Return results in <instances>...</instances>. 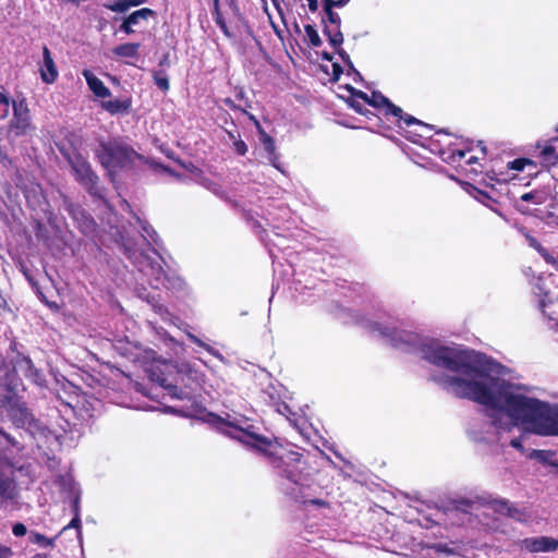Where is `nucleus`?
Wrapping results in <instances>:
<instances>
[{"mask_svg": "<svg viewBox=\"0 0 558 558\" xmlns=\"http://www.w3.org/2000/svg\"><path fill=\"white\" fill-rule=\"evenodd\" d=\"M187 336H189V338H190L194 343H196V344H198V345L203 347V348H204V349H206L209 353H211V354H216L211 347H209V345L205 344L204 342H202V341H201L197 337H195L194 335L189 333Z\"/></svg>", "mask_w": 558, "mask_h": 558, "instance_id": "nucleus-33", "label": "nucleus"}, {"mask_svg": "<svg viewBox=\"0 0 558 558\" xmlns=\"http://www.w3.org/2000/svg\"><path fill=\"white\" fill-rule=\"evenodd\" d=\"M136 157L135 153L118 143H108L101 146L99 159L110 175L117 169L124 168Z\"/></svg>", "mask_w": 558, "mask_h": 558, "instance_id": "nucleus-3", "label": "nucleus"}, {"mask_svg": "<svg viewBox=\"0 0 558 558\" xmlns=\"http://www.w3.org/2000/svg\"><path fill=\"white\" fill-rule=\"evenodd\" d=\"M3 484H4V482H3V480L0 477V493L3 490Z\"/></svg>", "mask_w": 558, "mask_h": 558, "instance_id": "nucleus-45", "label": "nucleus"}, {"mask_svg": "<svg viewBox=\"0 0 558 558\" xmlns=\"http://www.w3.org/2000/svg\"><path fill=\"white\" fill-rule=\"evenodd\" d=\"M337 7H343L349 0H331Z\"/></svg>", "mask_w": 558, "mask_h": 558, "instance_id": "nucleus-41", "label": "nucleus"}, {"mask_svg": "<svg viewBox=\"0 0 558 558\" xmlns=\"http://www.w3.org/2000/svg\"><path fill=\"white\" fill-rule=\"evenodd\" d=\"M548 264L553 265L558 270V260L554 257V262H547Z\"/></svg>", "mask_w": 558, "mask_h": 558, "instance_id": "nucleus-42", "label": "nucleus"}, {"mask_svg": "<svg viewBox=\"0 0 558 558\" xmlns=\"http://www.w3.org/2000/svg\"><path fill=\"white\" fill-rule=\"evenodd\" d=\"M521 232L522 234L524 235L526 242L529 243V245L531 247H533L534 250H536L541 255L542 257L546 260V262H554V256H551L539 243L538 241L532 236L531 234H529L525 230L521 229Z\"/></svg>", "mask_w": 558, "mask_h": 558, "instance_id": "nucleus-17", "label": "nucleus"}, {"mask_svg": "<svg viewBox=\"0 0 558 558\" xmlns=\"http://www.w3.org/2000/svg\"><path fill=\"white\" fill-rule=\"evenodd\" d=\"M307 5L311 12H316L318 10V0H306Z\"/></svg>", "mask_w": 558, "mask_h": 558, "instance_id": "nucleus-38", "label": "nucleus"}, {"mask_svg": "<svg viewBox=\"0 0 558 558\" xmlns=\"http://www.w3.org/2000/svg\"><path fill=\"white\" fill-rule=\"evenodd\" d=\"M120 29L125 32L126 34H132L134 31L132 28V25L129 24V22L126 21V19L123 21V23L121 24L120 26Z\"/></svg>", "mask_w": 558, "mask_h": 558, "instance_id": "nucleus-37", "label": "nucleus"}, {"mask_svg": "<svg viewBox=\"0 0 558 558\" xmlns=\"http://www.w3.org/2000/svg\"><path fill=\"white\" fill-rule=\"evenodd\" d=\"M123 246L125 247V250L128 252H132V247H131V245L128 242H123Z\"/></svg>", "mask_w": 558, "mask_h": 558, "instance_id": "nucleus-43", "label": "nucleus"}, {"mask_svg": "<svg viewBox=\"0 0 558 558\" xmlns=\"http://www.w3.org/2000/svg\"><path fill=\"white\" fill-rule=\"evenodd\" d=\"M305 33H306V36L308 38V41L312 44V46L314 47H318L320 45V38H319V35L318 33L314 29L313 26L311 25H307L305 26Z\"/></svg>", "mask_w": 558, "mask_h": 558, "instance_id": "nucleus-24", "label": "nucleus"}, {"mask_svg": "<svg viewBox=\"0 0 558 558\" xmlns=\"http://www.w3.org/2000/svg\"><path fill=\"white\" fill-rule=\"evenodd\" d=\"M29 539L34 544H38L43 547H51L53 545V541L47 538L45 535L32 532L29 535Z\"/></svg>", "mask_w": 558, "mask_h": 558, "instance_id": "nucleus-22", "label": "nucleus"}, {"mask_svg": "<svg viewBox=\"0 0 558 558\" xmlns=\"http://www.w3.org/2000/svg\"><path fill=\"white\" fill-rule=\"evenodd\" d=\"M554 457H555V453L551 452V451H548V450H532L530 453H529V458L530 459H533V460H536L538 462H542V463H548V464H551V465H558L555 461H554Z\"/></svg>", "mask_w": 558, "mask_h": 558, "instance_id": "nucleus-18", "label": "nucleus"}, {"mask_svg": "<svg viewBox=\"0 0 558 558\" xmlns=\"http://www.w3.org/2000/svg\"><path fill=\"white\" fill-rule=\"evenodd\" d=\"M137 221L141 223L142 230L144 234H142L143 238H145V234L147 238H149L153 242L156 243V239L154 238L155 231L146 223L137 219Z\"/></svg>", "mask_w": 558, "mask_h": 558, "instance_id": "nucleus-29", "label": "nucleus"}, {"mask_svg": "<svg viewBox=\"0 0 558 558\" xmlns=\"http://www.w3.org/2000/svg\"><path fill=\"white\" fill-rule=\"evenodd\" d=\"M0 407L16 426L23 427L29 421L27 409L20 401L17 393L8 386H0Z\"/></svg>", "mask_w": 558, "mask_h": 558, "instance_id": "nucleus-4", "label": "nucleus"}, {"mask_svg": "<svg viewBox=\"0 0 558 558\" xmlns=\"http://www.w3.org/2000/svg\"><path fill=\"white\" fill-rule=\"evenodd\" d=\"M233 145L239 155H245L247 147L243 141H235Z\"/></svg>", "mask_w": 558, "mask_h": 558, "instance_id": "nucleus-34", "label": "nucleus"}, {"mask_svg": "<svg viewBox=\"0 0 558 558\" xmlns=\"http://www.w3.org/2000/svg\"><path fill=\"white\" fill-rule=\"evenodd\" d=\"M0 434H2L3 436H5L9 439V436L5 435V433L1 428H0Z\"/></svg>", "mask_w": 558, "mask_h": 558, "instance_id": "nucleus-46", "label": "nucleus"}, {"mask_svg": "<svg viewBox=\"0 0 558 558\" xmlns=\"http://www.w3.org/2000/svg\"><path fill=\"white\" fill-rule=\"evenodd\" d=\"M260 1H262V2H264V3L266 2V0H260ZM271 1H272V3H274L276 7H278V5H279V0H271Z\"/></svg>", "mask_w": 558, "mask_h": 558, "instance_id": "nucleus-44", "label": "nucleus"}, {"mask_svg": "<svg viewBox=\"0 0 558 558\" xmlns=\"http://www.w3.org/2000/svg\"><path fill=\"white\" fill-rule=\"evenodd\" d=\"M541 154L548 161L555 162L558 160V156L556 155L555 148L553 146L548 145L543 147Z\"/></svg>", "mask_w": 558, "mask_h": 558, "instance_id": "nucleus-26", "label": "nucleus"}, {"mask_svg": "<svg viewBox=\"0 0 558 558\" xmlns=\"http://www.w3.org/2000/svg\"><path fill=\"white\" fill-rule=\"evenodd\" d=\"M209 416V422L219 430L270 458L275 466L281 469L288 480L299 483L301 480L299 473L301 456L298 452L288 450L276 440L259 435L243 416L230 414H227L226 417L214 414Z\"/></svg>", "mask_w": 558, "mask_h": 558, "instance_id": "nucleus-2", "label": "nucleus"}, {"mask_svg": "<svg viewBox=\"0 0 558 558\" xmlns=\"http://www.w3.org/2000/svg\"><path fill=\"white\" fill-rule=\"evenodd\" d=\"M146 1L147 0H116L111 3H106L105 7L113 12H125L132 7H137Z\"/></svg>", "mask_w": 558, "mask_h": 558, "instance_id": "nucleus-14", "label": "nucleus"}, {"mask_svg": "<svg viewBox=\"0 0 558 558\" xmlns=\"http://www.w3.org/2000/svg\"><path fill=\"white\" fill-rule=\"evenodd\" d=\"M83 76L85 77L89 89L94 93V95L96 97H99V98L110 97V95H111L110 89L92 71L84 70Z\"/></svg>", "mask_w": 558, "mask_h": 558, "instance_id": "nucleus-11", "label": "nucleus"}, {"mask_svg": "<svg viewBox=\"0 0 558 558\" xmlns=\"http://www.w3.org/2000/svg\"><path fill=\"white\" fill-rule=\"evenodd\" d=\"M39 73L44 83L52 84L58 77V69L49 49L45 46L43 49V61L39 64Z\"/></svg>", "mask_w": 558, "mask_h": 558, "instance_id": "nucleus-10", "label": "nucleus"}, {"mask_svg": "<svg viewBox=\"0 0 558 558\" xmlns=\"http://www.w3.org/2000/svg\"><path fill=\"white\" fill-rule=\"evenodd\" d=\"M153 15H154L153 10H150L148 8H143L141 10H137V11L133 12L132 14H130L126 17V21L133 27L134 25H137L142 20L146 21L147 19H149Z\"/></svg>", "mask_w": 558, "mask_h": 558, "instance_id": "nucleus-19", "label": "nucleus"}, {"mask_svg": "<svg viewBox=\"0 0 558 558\" xmlns=\"http://www.w3.org/2000/svg\"><path fill=\"white\" fill-rule=\"evenodd\" d=\"M155 84L162 90H168L169 89V81L167 78V76L165 75H161V74H156L155 75Z\"/></svg>", "mask_w": 558, "mask_h": 558, "instance_id": "nucleus-28", "label": "nucleus"}, {"mask_svg": "<svg viewBox=\"0 0 558 558\" xmlns=\"http://www.w3.org/2000/svg\"><path fill=\"white\" fill-rule=\"evenodd\" d=\"M432 548L435 549L437 553H442L448 556L461 554L459 546L449 547L446 544H437V545H434Z\"/></svg>", "mask_w": 558, "mask_h": 558, "instance_id": "nucleus-23", "label": "nucleus"}, {"mask_svg": "<svg viewBox=\"0 0 558 558\" xmlns=\"http://www.w3.org/2000/svg\"><path fill=\"white\" fill-rule=\"evenodd\" d=\"M522 201L530 202L535 199V195L533 193H525L521 196Z\"/></svg>", "mask_w": 558, "mask_h": 558, "instance_id": "nucleus-39", "label": "nucleus"}, {"mask_svg": "<svg viewBox=\"0 0 558 558\" xmlns=\"http://www.w3.org/2000/svg\"><path fill=\"white\" fill-rule=\"evenodd\" d=\"M140 44L128 43L113 48L112 52L121 58H135L138 53Z\"/></svg>", "mask_w": 558, "mask_h": 558, "instance_id": "nucleus-15", "label": "nucleus"}, {"mask_svg": "<svg viewBox=\"0 0 558 558\" xmlns=\"http://www.w3.org/2000/svg\"><path fill=\"white\" fill-rule=\"evenodd\" d=\"M80 518L76 515L69 524L68 527H78L80 526Z\"/></svg>", "mask_w": 558, "mask_h": 558, "instance_id": "nucleus-40", "label": "nucleus"}, {"mask_svg": "<svg viewBox=\"0 0 558 558\" xmlns=\"http://www.w3.org/2000/svg\"><path fill=\"white\" fill-rule=\"evenodd\" d=\"M12 556V549L8 546L0 545V558H9Z\"/></svg>", "mask_w": 558, "mask_h": 558, "instance_id": "nucleus-36", "label": "nucleus"}, {"mask_svg": "<svg viewBox=\"0 0 558 558\" xmlns=\"http://www.w3.org/2000/svg\"><path fill=\"white\" fill-rule=\"evenodd\" d=\"M15 369L25 376L33 378L36 383L39 380V374L35 369L33 362L28 357H22L16 362Z\"/></svg>", "mask_w": 558, "mask_h": 558, "instance_id": "nucleus-13", "label": "nucleus"}, {"mask_svg": "<svg viewBox=\"0 0 558 558\" xmlns=\"http://www.w3.org/2000/svg\"><path fill=\"white\" fill-rule=\"evenodd\" d=\"M31 114L24 99L13 102V119L10 123V132L16 136L26 135L32 131Z\"/></svg>", "mask_w": 558, "mask_h": 558, "instance_id": "nucleus-6", "label": "nucleus"}, {"mask_svg": "<svg viewBox=\"0 0 558 558\" xmlns=\"http://www.w3.org/2000/svg\"><path fill=\"white\" fill-rule=\"evenodd\" d=\"M494 509L496 512L500 514H506L509 517H514L518 512L508 501L499 500L494 504Z\"/></svg>", "mask_w": 558, "mask_h": 558, "instance_id": "nucleus-21", "label": "nucleus"}, {"mask_svg": "<svg viewBox=\"0 0 558 558\" xmlns=\"http://www.w3.org/2000/svg\"><path fill=\"white\" fill-rule=\"evenodd\" d=\"M525 163L526 160L524 159H515L511 162V169L522 171L524 169Z\"/></svg>", "mask_w": 558, "mask_h": 558, "instance_id": "nucleus-35", "label": "nucleus"}, {"mask_svg": "<svg viewBox=\"0 0 558 558\" xmlns=\"http://www.w3.org/2000/svg\"><path fill=\"white\" fill-rule=\"evenodd\" d=\"M153 255H146L136 252H132V257L134 258V263L138 266L140 270L147 276H151L156 281H160L163 276V269L161 266V257L156 251H153Z\"/></svg>", "mask_w": 558, "mask_h": 558, "instance_id": "nucleus-7", "label": "nucleus"}, {"mask_svg": "<svg viewBox=\"0 0 558 558\" xmlns=\"http://www.w3.org/2000/svg\"><path fill=\"white\" fill-rule=\"evenodd\" d=\"M12 532L15 536H24L27 533V529L23 523H16L13 525Z\"/></svg>", "mask_w": 558, "mask_h": 558, "instance_id": "nucleus-31", "label": "nucleus"}, {"mask_svg": "<svg viewBox=\"0 0 558 558\" xmlns=\"http://www.w3.org/2000/svg\"><path fill=\"white\" fill-rule=\"evenodd\" d=\"M10 112V100L9 98L0 93V120L8 117Z\"/></svg>", "mask_w": 558, "mask_h": 558, "instance_id": "nucleus-25", "label": "nucleus"}, {"mask_svg": "<svg viewBox=\"0 0 558 558\" xmlns=\"http://www.w3.org/2000/svg\"><path fill=\"white\" fill-rule=\"evenodd\" d=\"M523 438H524V436L521 435L520 437H515V438L511 439L510 440V446L512 448L518 449V450L523 452L524 451V447L522 445Z\"/></svg>", "mask_w": 558, "mask_h": 558, "instance_id": "nucleus-32", "label": "nucleus"}, {"mask_svg": "<svg viewBox=\"0 0 558 558\" xmlns=\"http://www.w3.org/2000/svg\"><path fill=\"white\" fill-rule=\"evenodd\" d=\"M131 99H113L101 101V107L111 114L125 113L131 108Z\"/></svg>", "mask_w": 558, "mask_h": 558, "instance_id": "nucleus-12", "label": "nucleus"}, {"mask_svg": "<svg viewBox=\"0 0 558 558\" xmlns=\"http://www.w3.org/2000/svg\"><path fill=\"white\" fill-rule=\"evenodd\" d=\"M263 144H264L265 149H266L269 154H272V153H274V150H275V144H274V141L271 140V137H269L268 135L264 134V135H263Z\"/></svg>", "mask_w": 558, "mask_h": 558, "instance_id": "nucleus-30", "label": "nucleus"}, {"mask_svg": "<svg viewBox=\"0 0 558 558\" xmlns=\"http://www.w3.org/2000/svg\"><path fill=\"white\" fill-rule=\"evenodd\" d=\"M333 7H337L332 3L331 0H323V10L325 12L326 19L329 22L330 27H340V16L338 13L333 12Z\"/></svg>", "mask_w": 558, "mask_h": 558, "instance_id": "nucleus-16", "label": "nucleus"}, {"mask_svg": "<svg viewBox=\"0 0 558 558\" xmlns=\"http://www.w3.org/2000/svg\"><path fill=\"white\" fill-rule=\"evenodd\" d=\"M520 548L532 554L554 553L558 549V539L550 536L526 537L520 542Z\"/></svg>", "mask_w": 558, "mask_h": 558, "instance_id": "nucleus-8", "label": "nucleus"}, {"mask_svg": "<svg viewBox=\"0 0 558 558\" xmlns=\"http://www.w3.org/2000/svg\"><path fill=\"white\" fill-rule=\"evenodd\" d=\"M359 96L362 97L364 100H366L367 102H369L374 107H385V108H387L388 112H390L391 114H393L395 117H397L399 119H403L404 122L408 125L417 122V120L415 118L411 117V116L403 117L402 109L397 107V106H395V105H392L386 97H384L380 94L373 93L371 98H368L363 93H360Z\"/></svg>", "mask_w": 558, "mask_h": 558, "instance_id": "nucleus-9", "label": "nucleus"}, {"mask_svg": "<svg viewBox=\"0 0 558 558\" xmlns=\"http://www.w3.org/2000/svg\"><path fill=\"white\" fill-rule=\"evenodd\" d=\"M368 328L398 349L420 352L435 366L432 379L448 392L482 404L496 434L520 427L541 436H558V404L544 402L533 397L527 387L500 378L475 352L441 345L377 320L371 322Z\"/></svg>", "mask_w": 558, "mask_h": 558, "instance_id": "nucleus-1", "label": "nucleus"}, {"mask_svg": "<svg viewBox=\"0 0 558 558\" xmlns=\"http://www.w3.org/2000/svg\"><path fill=\"white\" fill-rule=\"evenodd\" d=\"M70 162L76 180L83 184L90 193L98 194L96 186L98 177L94 173L86 159L80 155H76L70 159Z\"/></svg>", "mask_w": 558, "mask_h": 558, "instance_id": "nucleus-5", "label": "nucleus"}, {"mask_svg": "<svg viewBox=\"0 0 558 558\" xmlns=\"http://www.w3.org/2000/svg\"><path fill=\"white\" fill-rule=\"evenodd\" d=\"M325 33L328 35L330 44L333 47H338L343 41V36L340 32V27L326 26Z\"/></svg>", "mask_w": 558, "mask_h": 558, "instance_id": "nucleus-20", "label": "nucleus"}, {"mask_svg": "<svg viewBox=\"0 0 558 558\" xmlns=\"http://www.w3.org/2000/svg\"><path fill=\"white\" fill-rule=\"evenodd\" d=\"M547 303H550V300L546 301L545 299H543L539 302V305H541V308H542L543 313L545 315H547L549 319H557V324H558V311L547 312L546 311Z\"/></svg>", "mask_w": 558, "mask_h": 558, "instance_id": "nucleus-27", "label": "nucleus"}]
</instances>
